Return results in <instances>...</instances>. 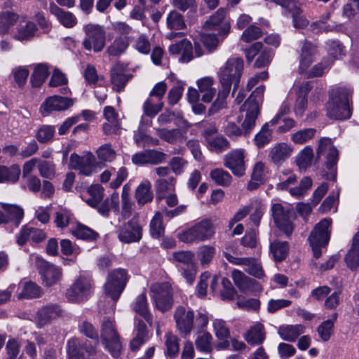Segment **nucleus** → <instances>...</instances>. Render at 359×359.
I'll list each match as a JSON object with an SVG mask.
<instances>
[{
	"label": "nucleus",
	"instance_id": "nucleus-10",
	"mask_svg": "<svg viewBox=\"0 0 359 359\" xmlns=\"http://www.w3.org/2000/svg\"><path fill=\"white\" fill-rule=\"evenodd\" d=\"M173 318L176 328L181 335L186 337L191 332L195 318L193 310L183 306H178L174 311Z\"/></svg>",
	"mask_w": 359,
	"mask_h": 359
},
{
	"label": "nucleus",
	"instance_id": "nucleus-21",
	"mask_svg": "<svg viewBox=\"0 0 359 359\" xmlns=\"http://www.w3.org/2000/svg\"><path fill=\"white\" fill-rule=\"evenodd\" d=\"M231 277L234 284L243 293L262 290V287L257 281L247 276L239 270H233L231 273Z\"/></svg>",
	"mask_w": 359,
	"mask_h": 359
},
{
	"label": "nucleus",
	"instance_id": "nucleus-37",
	"mask_svg": "<svg viewBox=\"0 0 359 359\" xmlns=\"http://www.w3.org/2000/svg\"><path fill=\"white\" fill-rule=\"evenodd\" d=\"M155 131L159 138L170 144H175L184 139L182 132L177 128L171 130L167 128H155Z\"/></svg>",
	"mask_w": 359,
	"mask_h": 359
},
{
	"label": "nucleus",
	"instance_id": "nucleus-55",
	"mask_svg": "<svg viewBox=\"0 0 359 359\" xmlns=\"http://www.w3.org/2000/svg\"><path fill=\"white\" fill-rule=\"evenodd\" d=\"M38 170L39 175L46 179L52 180L55 176V165L52 161L39 158Z\"/></svg>",
	"mask_w": 359,
	"mask_h": 359
},
{
	"label": "nucleus",
	"instance_id": "nucleus-48",
	"mask_svg": "<svg viewBox=\"0 0 359 359\" xmlns=\"http://www.w3.org/2000/svg\"><path fill=\"white\" fill-rule=\"evenodd\" d=\"M212 337L207 332L199 333L195 340V345L198 351L210 353L212 350Z\"/></svg>",
	"mask_w": 359,
	"mask_h": 359
},
{
	"label": "nucleus",
	"instance_id": "nucleus-30",
	"mask_svg": "<svg viewBox=\"0 0 359 359\" xmlns=\"http://www.w3.org/2000/svg\"><path fill=\"white\" fill-rule=\"evenodd\" d=\"M135 198L137 204L141 206L152 201L154 194L149 181L145 180L137 186L135 191Z\"/></svg>",
	"mask_w": 359,
	"mask_h": 359
},
{
	"label": "nucleus",
	"instance_id": "nucleus-13",
	"mask_svg": "<svg viewBox=\"0 0 359 359\" xmlns=\"http://www.w3.org/2000/svg\"><path fill=\"white\" fill-rule=\"evenodd\" d=\"M63 309L57 304H49L39 308L36 311L35 322L38 328L51 323L53 320L62 317Z\"/></svg>",
	"mask_w": 359,
	"mask_h": 359
},
{
	"label": "nucleus",
	"instance_id": "nucleus-1",
	"mask_svg": "<svg viewBox=\"0 0 359 359\" xmlns=\"http://www.w3.org/2000/svg\"><path fill=\"white\" fill-rule=\"evenodd\" d=\"M243 70V60L240 57L229 58L218 72L221 88L217 97L208 110L210 115L214 114L226 107L228 97L231 86L233 92L238 88L241 76Z\"/></svg>",
	"mask_w": 359,
	"mask_h": 359
},
{
	"label": "nucleus",
	"instance_id": "nucleus-62",
	"mask_svg": "<svg viewBox=\"0 0 359 359\" xmlns=\"http://www.w3.org/2000/svg\"><path fill=\"white\" fill-rule=\"evenodd\" d=\"M41 294V287L33 282H29L25 284L22 293L20 294L19 298H36L39 297Z\"/></svg>",
	"mask_w": 359,
	"mask_h": 359
},
{
	"label": "nucleus",
	"instance_id": "nucleus-11",
	"mask_svg": "<svg viewBox=\"0 0 359 359\" xmlns=\"http://www.w3.org/2000/svg\"><path fill=\"white\" fill-rule=\"evenodd\" d=\"M245 152L243 149H236L224 156V165L238 177L245 174Z\"/></svg>",
	"mask_w": 359,
	"mask_h": 359
},
{
	"label": "nucleus",
	"instance_id": "nucleus-53",
	"mask_svg": "<svg viewBox=\"0 0 359 359\" xmlns=\"http://www.w3.org/2000/svg\"><path fill=\"white\" fill-rule=\"evenodd\" d=\"M208 142L209 149L217 153H221L229 149L231 146L228 140L222 135L209 139Z\"/></svg>",
	"mask_w": 359,
	"mask_h": 359
},
{
	"label": "nucleus",
	"instance_id": "nucleus-52",
	"mask_svg": "<svg viewBox=\"0 0 359 359\" xmlns=\"http://www.w3.org/2000/svg\"><path fill=\"white\" fill-rule=\"evenodd\" d=\"M175 180L173 177H169L168 179L160 178L155 182V189L158 198L160 196H164L165 193L172 191L175 187Z\"/></svg>",
	"mask_w": 359,
	"mask_h": 359
},
{
	"label": "nucleus",
	"instance_id": "nucleus-54",
	"mask_svg": "<svg viewBox=\"0 0 359 359\" xmlns=\"http://www.w3.org/2000/svg\"><path fill=\"white\" fill-rule=\"evenodd\" d=\"M164 231L162 214L160 212H157L150 222L151 235L154 238H159L163 234Z\"/></svg>",
	"mask_w": 359,
	"mask_h": 359
},
{
	"label": "nucleus",
	"instance_id": "nucleus-35",
	"mask_svg": "<svg viewBox=\"0 0 359 359\" xmlns=\"http://www.w3.org/2000/svg\"><path fill=\"white\" fill-rule=\"evenodd\" d=\"M71 233L76 238L89 242L95 241L99 237L97 232L81 223H78L75 227L72 228Z\"/></svg>",
	"mask_w": 359,
	"mask_h": 359
},
{
	"label": "nucleus",
	"instance_id": "nucleus-49",
	"mask_svg": "<svg viewBox=\"0 0 359 359\" xmlns=\"http://www.w3.org/2000/svg\"><path fill=\"white\" fill-rule=\"evenodd\" d=\"M316 134V129L309 128L299 130L291 136L292 141L297 144H303L313 139Z\"/></svg>",
	"mask_w": 359,
	"mask_h": 359
},
{
	"label": "nucleus",
	"instance_id": "nucleus-8",
	"mask_svg": "<svg viewBox=\"0 0 359 359\" xmlns=\"http://www.w3.org/2000/svg\"><path fill=\"white\" fill-rule=\"evenodd\" d=\"M101 338L111 355L114 358H118L120 355L121 344L114 327V321L110 318H104L102 323Z\"/></svg>",
	"mask_w": 359,
	"mask_h": 359
},
{
	"label": "nucleus",
	"instance_id": "nucleus-14",
	"mask_svg": "<svg viewBox=\"0 0 359 359\" xmlns=\"http://www.w3.org/2000/svg\"><path fill=\"white\" fill-rule=\"evenodd\" d=\"M324 154H326V161L325 163L326 168L334 171L338 161L339 152L337 148L332 145L330 138L323 137L319 140L317 157L319 158Z\"/></svg>",
	"mask_w": 359,
	"mask_h": 359
},
{
	"label": "nucleus",
	"instance_id": "nucleus-45",
	"mask_svg": "<svg viewBox=\"0 0 359 359\" xmlns=\"http://www.w3.org/2000/svg\"><path fill=\"white\" fill-rule=\"evenodd\" d=\"M38 30L36 24L28 21L25 25L19 27L14 35V39L18 41H28L34 37Z\"/></svg>",
	"mask_w": 359,
	"mask_h": 359
},
{
	"label": "nucleus",
	"instance_id": "nucleus-32",
	"mask_svg": "<svg viewBox=\"0 0 359 359\" xmlns=\"http://www.w3.org/2000/svg\"><path fill=\"white\" fill-rule=\"evenodd\" d=\"M304 332L305 327L302 325H287L280 326L278 332L282 339L293 342Z\"/></svg>",
	"mask_w": 359,
	"mask_h": 359
},
{
	"label": "nucleus",
	"instance_id": "nucleus-16",
	"mask_svg": "<svg viewBox=\"0 0 359 359\" xmlns=\"http://www.w3.org/2000/svg\"><path fill=\"white\" fill-rule=\"evenodd\" d=\"M226 15V10L224 8H219L205 22L204 27L210 30H218V34L226 37L230 32L231 25L229 22H224Z\"/></svg>",
	"mask_w": 359,
	"mask_h": 359
},
{
	"label": "nucleus",
	"instance_id": "nucleus-24",
	"mask_svg": "<svg viewBox=\"0 0 359 359\" xmlns=\"http://www.w3.org/2000/svg\"><path fill=\"white\" fill-rule=\"evenodd\" d=\"M272 1L292 13L294 26L296 28L303 29L308 25L309 21L304 16L299 15L300 9L295 1L293 0H272Z\"/></svg>",
	"mask_w": 359,
	"mask_h": 359
},
{
	"label": "nucleus",
	"instance_id": "nucleus-17",
	"mask_svg": "<svg viewBox=\"0 0 359 359\" xmlns=\"http://www.w3.org/2000/svg\"><path fill=\"white\" fill-rule=\"evenodd\" d=\"M90 281L86 278L79 277L67 290L66 297L72 302L82 301L90 294Z\"/></svg>",
	"mask_w": 359,
	"mask_h": 359
},
{
	"label": "nucleus",
	"instance_id": "nucleus-33",
	"mask_svg": "<svg viewBox=\"0 0 359 359\" xmlns=\"http://www.w3.org/2000/svg\"><path fill=\"white\" fill-rule=\"evenodd\" d=\"M20 168L17 164H13L10 167L0 165V183H16L20 178Z\"/></svg>",
	"mask_w": 359,
	"mask_h": 359
},
{
	"label": "nucleus",
	"instance_id": "nucleus-42",
	"mask_svg": "<svg viewBox=\"0 0 359 359\" xmlns=\"http://www.w3.org/2000/svg\"><path fill=\"white\" fill-rule=\"evenodd\" d=\"M313 159V149L306 146L297 155L295 161L300 170H306L311 165Z\"/></svg>",
	"mask_w": 359,
	"mask_h": 359
},
{
	"label": "nucleus",
	"instance_id": "nucleus-3",
	"mask_svg": "<svg viewBox=\"0 0 359 359\" xmlns=\"http://www.w3.org/2000/svg\"><path fill=\"white\" fill-rule=\"evenodd\" d=\"M215 233L212 221L204 219L180 233L179 239L186 243L203 242L211 239Z\"/></svg>",
	"mask_w": 359,
	"mask_h": 359
},
{
	"label": "nucleus",
	"instance_id": "nucleus-39",
	"mask_svg": "<svg viewBox=\"0 0 359 359\" xmlns=\"http://www.w3.org/2000/svg\"><path fill=\"white\" fill-rule=\"evenodd\" d=\"M49 75L48 66L46 64L41 63L34 67V72L31 76V83L33 87L41 86Z\"/></svg>",
	"mask_w": 359,
	"mask_h": 359
},
{
	"label": "nucleus",
	"instance_id": "nucleus-57",
	"mask_svg": "<svg viewBox=\"0 0 359 359\" xmlns=\"http://www.w3.org/2000/svg\"><path fill=\"white\" fill-rule=\"evenodd\" d=\"M215 254V248L210 245H202L197 251L198 258L203 266L209 264Z\"/></svg>",
	"mask_w": 359,
	"mask_h": 359
},
{
	"label": "nucleus",
	"instance_id": "nucleus-56",
	"mask_svg": "<svg viewBox=\"0 0 359 359\" xmlns=\"http://www.w3.org/2000/svg\"><path fill=\"white\" fill-rule=\"evenodd\" d=\"M167 25L171 29L180 30L186 27L182 15L176 11H172L167 17Z\"/></svg>",
	"mask_w": 359,
	"mask_h": 359
},
{
	"label": "nucleus",
	"instance_id": "nucleus-26",
	"mask_svg": "<svg viewBox=\"0 0 359 359\" xmlns=\"http://www.w3.org/2000/svg\"><path fill=\"white\" fill-rule=\"evenodd\" d=\"M317 53L316 46L312 43L304 41L300 51L299 69L302 71L307 69L314 60V56Z\"/></svg>",
	"mask_w": 359,
	"mask_h": 359
},
{
	"label": "nucleus",
	"instance_id": "nucleus-6",
	"mask_svg": "<svg viewBox=\"0 0 359 359\" xmlns=\"http://www.w3.org/2000/svg\"><path fill=\"white\" fill-rule=\"evenodd\" d=\"M150 292L158 310L164 313L172 307V291L169 283H155L151 285Z\"/></svg>",
	"mask_w": 359,
	"mask_h": 359
},
{
	"label": "nucleus",
	"instance_id": "nucleus-59",
	"mask_svg": "<svg viewBox=\"0 0 359 359\" xmlns=\"http://www.w3.org/2000/svg\"><path fill=\"white\" fill-rule=\"evenodd\" d=\"M212 326L215 335L219 339H226L230 337L229 329L224 320L215 319L212 322Z\"/></svg>",
	"mask_w": 359,
	"mask_h": 359
},
{
	"label": "nucleus",
	"instance_id": "nucleus-27",
	"mask_svg": "<svg viewBox=\"0 0 359 359\" xmlns=\"http://www.w3.org/2000/svg\"><path fill=\"white\" fill-rule=\"evenodd\" d=\"M103 197L104 189L98 184L90 185L81 196L82 199L92 208H96L102 202Z\"/></svg>",
	"mask_w": 359,
	"mask_h": 359
},
{
	"label": "nucleus",
	"instance_id": "nucleus-25",
	"mask_svg": "<svg viewBox=\"0 0 359 359\" xmlns=\"http://www.w3.org/2000/svg\"><path fill=\"white\" fill-rule=\"evenodd\" d=\"M134 337L130 341V348L135 351L149 339V332L145 323L141 320L135 318Z\"/></svg>",
	"mask_w": 359,
	"mask_h": 359
},
{
	"label": "nucleus",
	"instance_id": "nucleus-34",
	"mask_svg": "<svg viewBox=\"0 0 359 359\" xmlns=\"http://www.w3.org/2000/svg\"><path fill=\"white\" fill-rule=\"evenodd\" d=\"M19 15L12 11H5L0 12V34L9 33L11 29L17 23Z\"/></svg>",
	"mask_w": 359,
	"mask_h": 359
},
{
	"label": "nucleus",
	"instance_id": "nucleus-22",
	"mask_svg": "<svg viewBox=\"0 0 359 359\" xmlns=\"http://www.w3.org/2000/svg\"><path fill=\"white\" fill-rule=\"evenodd\" d=\"M49 11L65 28H73L78 22L77 18L73 13L60 8L53 2L49 5Z\"/></svg>",
	"mask_w": 359,
	"mask_h": 359
},
{
	"label": "nucleus",
	"instance_id": "nucleus-63",
	"mask_svg": "<svg viewBox=\"0 0 359 359\" xmlns=\"http://www.w3.org/2000/svg\"><path fill=\"white\" fill-rule=\"evenodd\" d=\"M67 353L69 359H81V344L78 339L72 338L67 342Z\"/></svg>",
	"mask_w": 359,
	"mask_h": 359
},
{
	"label": "nucleus",
	"instance_id": "nucleus-47",
	"mask_svg": "<svg viewBox=\"0 0 359 359\" xmlns=\"http://www.w3.org/2000/svg\"><path fill=\"white\" fill-rule=\"evenodd\" d=\"M96 208H97V212L104 217H108L109 215L111 208H114L115 211H118V194H113L110 198H107Z\"/></svg>",
	"mask_w": 359,
	"mask_h": 359
},
{
	"label": "nucleus",
	"instance_id": "nucleus-36",
	"mask_svg": "<svg viewBox=\"0 0 359 359\" xmlns=\"http://www.w3.org/2000/svg\"><path fill=\"white\" fill-rule=\"evenodd\" d=\"M130 77L125 74L123 70L118 65L114 66L111 70V82L113 89L116 92L121 91L128 81Z\"/></svg>",
	"mask_w": 359,
	"mask_h": 359
},
{
	"label": "nucleus",
	"instance_id": "nucleus-29",
	"mask_svg": "<svg viewBox=\"0 0 359 359\" xmlns=\"http://www.w3.org/2000/svg\"><path fill=\"white\" fill-rule=\"evenodd\" d=\"M242 111H245V117L242 124L243 135L247 137L251 133V130L255 126V121L259 114V110L257 109L256 104L252 105L250 107H244L243 104L241 107Z\"/></svg>",
	"mask_w": 359,
	"mask_h": 359
},
{
	"label": "nucleus",
	"instance_id": "nucleus-31",
	"mask_svg": "<svg viewBox=\"0 0 359 359\" xmlns=\"http://www.w3.org/2000/svg\"><path fill=\"white\" fill-rule=\"evenodd\" d=\"M132 306L136 313L142 316L150 326L152 325V316L149 310L145 293L138 295Z\"/></svg>",
	"mask_w": 359,
	"mask_h": 359
},
{
	"label": "nucleus",
	"instance_id": "nucleus-46",
	"mask_svg": "<svg viewBox=\"0 0 359 359\" xmlns=\"http://www.w3.org/2000/svg\"><path fill=\"white\" fill-rule=\"evenodd\" d=\"M210 177L217 185L222 187H229L232 181L231 175L222 168L211 170Z\"/></svg>",
	"mask_w": 359,
	"mask_h": 359
},
{
	"label": "nucleus",
	"instance_id": "nucleus-2",
	"mask_svg": "<svg viewBox=\"0 0 359 359\" xmlns=\"http://www.w3.org/2000/svg\"><path fill=\"white\" fill-rule=\"evenodd\" d=\"M349 92L346 88H336L330 93V99L326 104L327 116L334 120H344L351 116L348 104Z\"/></svg>",
	"mask_w": 359,
	"mask_h": 359
},
{
	"label": "nucleus",
	"instance_id": "nucleus-5",
	"mask_svg": "<svg viewBox=\"0 0 359 359\" xmlns=\"http://www.w3.org/2000/svg\"><path fill=\"white\" fill-rule=\"evenodd\" d=\"M332 219L325 218L317 223L310 233L309 241L312 248L313 257L319 258L321 255V248L327 245L330 232L329 227L331 226Z\"/></svg>",
	"mask_w": 359,
	"mask_h": 359
},
{
	"label": "nucleus",
	"instance_id": "nucleus-18",
	"mask_svg": "<svg viewBox=\"0 0 359 359\" xmlns=\"http://www.w3.org/2000/svg\"><path fill=\"white\" fill-rule=\"evenodd\" d=\"M271 212L276 226L287 236H290L293 231V226L289 219L288 211L281 204L275 203L271 206Z\"/></svg>",
	"mask_w": 359,
	"mask_h": 359
},
{
	"label": "nucleus",
	"instance_id": "nucleus-44",
	"mask_svg": "<svg viewBox=\"0 0 359 359\" xmlns=\"http://www.w3.org/2000/svg\"><path fill=\"white\" fill-rule=\"evenodd\" d=\"M165 353L170 358L175 357L180 351V344L178 337L171 332H168L165 334Z\"/></svg>",
	"mask_w": 359,
	"mask_h": 359
},
{
	"label": "nucleus",
	"instance_id": "nucleus-58",
	"mask_svg": "<svg viewBox=\"0 0 359 359\" xmlns=\"http://www.w3.org/2000/svg\"><path fill=\"white\" fill-rule=\"evenodd\" d=\"M55 128L52 126L43 125L40 127L36 134V138L40 143H47L53 140Z\"/></svg>",
	"mask_w": 359,
	"mask_h": 359
},
{
	"label": "nucleus",
	"instance_id": "nucleus-41",
	"mask_svg": "<svg viewBox=\"0 0 359 359\" xmlns=\"http://www.w3.org/2000/svg\"><path fill=\"white\" fill-rule=\"evenodd\" d=\"M1 207L8 216L9 222H13L16 227L18 226L24 217L23 209L18 205L6 203L2 204Z\"/></svg>",
	"mask_w": 359,
	"mask_h": 359
},
{
	"label": "nucleus",
	"instance_id": "nucleus-4",
	"mask_svg": "<svg viewBox=\"0 0 359 359\" xmlns=\"http://www.w3.org/2000/svg\"><path fill=\"white\" fill-rule=\"evenodd\" d=\"M85 37L83 39L82 45L88 51L93 50L94 53L101 52L106 44V31L104 28L94 23H88L83 27Z\"/></svg>",
	"mask_w": 359,
	"mask_h": 359
},
{
	"label": "nucleus",
	"instance_id": "nucleus-20",
	"mask_svg": "<svg viewBox=\"0 0 359 359\" xmlns=\"http://www.w3.org/2000/svg\"><path fill=\"white\" fill-rule=\"evenodd\" d=\"M292 151V147L287 143H277L269 149L268 158L274 165L280 166L290 157Z\"/></svg>",
	"mask_w": 359,
	"mask_h": 359
},
{
	"label": "nucleus",
	"instance_id": "nucleus-43",
	"mask_svg": "<svg viewBox=\"0 0 359 359\" xmlns=\"http://www.w3.org/2000/svg\"><path fill=\"white\" fill-rule=\"evenodd\" d=\"M289 250L288 243L286 241H274L270 244V251L273 254L274 260L280 262L285 259Z\"/></svg>",
	"mask_w": 359,
	"mask_h": 359
},
{
	"label": "nucleus",
	"instance_id": "nucleus-64",
	"mask_svg": "<svg viewBox=\"0 0 359 359\" xmlns=\"http://www.w3.org/2000/svg\"><path fill=\"white\" fill-rule=\"evenodd\" d=\"M222 288L220 290V296L223 300H232L233 299L236 291L232 285L231 281L226 278L222 279Z\"/></svg>",
	"mask_w": 359,
	"mask_h": 359
},
{
	"label": "nucleus",
	"instance_id": "nucleus-15",
	"mask_svg": "<svg viewBox=\"0 0 359 359\" xmlns=\"http://www.w3.org/2000/svg\"><path fill=\"white\" fill-rule=\"evenodd\" d=\"M95 158L92 153L83 156L74 153L70 156L69 165L72 168L79 170L80 174L90 176L95 169Z\"/></svg>",
	"mask_w": 359,
	"mask_h": 359
},
{
	"label": "nucleus",
	"instance_id": "nucleus-40",
	"mask_svg": "<svg viewBox=\"0 0 359 359\" xmlns=\"http://www.w3.org/2000/svg\"><path fill=\"white\" fill-rule=\"evenodd\" d=\"M128 46V41L126 37H116L107 47L105 53L109 57H117L123 54Z\"/></svg>",
	"mask_w": 359,
	"mask_h": 359
},
{
	"label": "nucleus",
	"instance_id": "nucleus-7",
	"mask_svg": "<svg viewBox=\"0 0 359 359\" xmlns=\"http://www.w3.org/2000/svg\"><path fill=\"white\" fill-rule=\"evenodd\" d=\"M128 280L127 272L123 269L112 271L104 285L105 295L116 302L123 291Z\"/></svg>",
	"mask_w": 359,
	"mask_h": 359
},
{
	"label": "nucleus",
	"instance_id": "nucleus-38",
	"mask_svg": "<svg viewBox=\"0 0 359 359\" xmlns=\"http://www.w3.org/2000/svg\"><path fill=\"white\" fill-rule=\"evenodd\" d=\"M338 317L337 313H334L330 319L323 321L317 328V332L319 337L323 341H327L334 330V323L336 322Z\"/></svg>",
	"mask_w": 359,
	"mask_h": 359
},
{
	"label": "nucleus",
	"instance_id": "nucleus-28",
	"mask_svg": "<svg viewBox=\"0 0 359 359\" xmlns=\"http://www.w3.org/2000/svg\"><path fill=\"white\" fill-rule=\"evenodd\" d=\"M266 337L264 325L260 323H256L251 326L244 334L245 340L250 345L256 346L262 344Z\"/></svg>",
	"mask_w": 359,
	"mask_h": 359
},
{
	"label": "nucleus",
	"instance_id": "nucleus-60",
	"mask_svg": "<svg viewBox=\"0 0 359 359\" xmlns=\"http://www.w3.org/2000/svg\"><path fill=\"white\" fill-rule=\"evenodd\" d=\"M98 159L102 162H111L116 158V152L110 144H105L96 151Z\"/></svg>",
	"mask_w": 359,
	"mask_h": 359
},
{
	"label": "nucleus",
	"instance_id": "nucleus-9",
	"mask_svg": "<svg viewBox=\"0 0 359 359\" xmlns=\"http://www.w3.org/2000/svg\"><path fill=\"white\" fill-rule=\"evenodd\" d=\"M119 241L123 243L139 242L142 237V227L138 216L134 215L129 221L121 224L116 230Z\"/></svg>",
	"mask_w": 359,
	"mask_h": 359
},
{
	"label": "nucleus",
	"instance_id": "nucleus-50",
	"mask_svg": "<svg viewBox=\"0 0 359 359\" xmlns=\"http://www.w3.org/2000/svg\"><path fill=\"white\" fill-rule=\"evenodd\" d=\"M272 139V130L269 128V123H265L260 131L255 136L254 142L258 148H262L269 143Z\"/></svg>",
	"mask_w": 359,
	"mask_h": 359
},
{
	"label": "nucleus",
	"instance_id": "nucleus-12",
	"mask_svg": "<svg viewBox=\"0 0 359 359\" xmlns=\"http://www.w3.org/2000/svg\"><path fill=\"white\" fill-rule=\"evenodd\" d=\"M36 266L45 286L50 287L61 280L62 276L61 268L40 258L36 259Z\"/></svg>",
	"mask_w": 359,
	"mask_h": 359
},
{
	"label": "nucleus",
	"instance_id": "nucleus-51",
	"mask_svg": "<svg viewBox=\"0 0 359 359\" xmlns=\"http://www.w3.org/2000/svg\"><path fill=\"white\" fill-rule=\"evenodd\" d=\"M245 267V271L256 278L262 279L265 276L261 264L255 258L248 257Z\"/></svg>",
	"mask_w": 359,
	"mask_h": 359
},
{
	"label": "nucleus",
	"instance_id": "nucleus-19",
	"mask_svg": "<svg viewBox=\"0 0 359 359\" xmlns=\"http://www.w3.org/2000/svg\"><path fill=\"white\" fill-rule=\"evenodd\" d=\"M74 104L73 100L54 95L47 98L40 107V111L44 116L53 111H64L69 109Z\"/></svg>",
	"mask_w": 359,
	"mask_h": 359
},
{
	"label": "nucleus",
	"instance_id": "nucleus-23",
	"mask_svg": "<svg viewBox=\"0 0 359 359\" xmlns=\"http://www.w3.org/2000/svg\"><path fill=\"white\" fill-rule=\"evenodd\" d=\"M46 238V233L43 230L25 225L17 236V243L20 245H23L29 240L34 243H40Z\"/></svg>",
	"mask_w": 359,
	"mask_h": 359
},
{
	"label": "nucleus",
	"instance_id": "nucleus-61",
	"mask_svg": "<svg viewBox=\"0 0 359 359\" xmlns=\"http://www.w3.org/2000/svg\"><path fill=\"white\" fill-rule=\"evenodd\" d=\"M263 34L262 29L255 25H250L242 34L241 40L250 43L259 39Z\"/></svg>",
	"mask_w": 359,
	"mask_h": 359
}]
</instances>
